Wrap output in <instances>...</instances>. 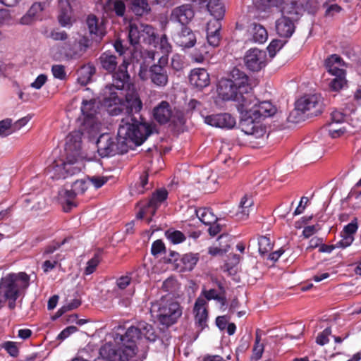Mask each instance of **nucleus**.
<instances>
[{
    "mask_svg": "<svg viewBox=\"0 0 361 361\" xmlns=\"http://www.w3.org/2000/svg\"><path fill=\"white\" fill-rule=\"evenodd\" d=\"M169 192L165 188L156 189L146 203L147 208L151 209V216H154L157 210L168 198Z\"/></svg>",
    "mask_w": 361,
    "mask_h": 361,
    "instance_id": "obj_26",
    "label": "nucleus"
},
{
    "mask_svg": "<svg viewBox=\"0 0 361 361\" xmlns=\"http://www.w3.org/2000/svg\"><path fill=\"white\" fill-rule=\"evenodd\" d=\"M154 119L160 125L171 123L174 126H181L185 123V116L183 111L173 108L167 101H161L153 111Z\"/></svg>",
    "mask_w": 361,
    "mask_h": 361,
    "instance_id": "obj_6",
    "label": "nucleus"
},
{
    "mask_svg": "<svg viewBox=\"0 0 361 361\" xmlns=\"http://www.w3.org/2000/svg\"><path fill=\"white\" fill-rule=\"evenodd\" d=\"M91 45L90 39L86 36L78 39H68L65 42L56 45V49L61 56L66 60L80 59Z\"/></svg>",
    "mask_w": 361,
    "mask_h": 361,
    "instance_id": "obj_7",
    "label": "nucleus"
},
{
    "mask_svg": "<svg viewBox=\"0 0 361 361\" xmlns=\"http://www.w3.org/2000/svg\"><path fill=\"white\" fill-rule=\"evenodd\" d=\"M44 10V4L39 2L34 3L28 11L20 20L23 25H30L37 20H41V13Z\"/></svg>",
    "mask_w": 361,
    "mask_h": 361,
    "instance_id": "obj_28",
    "label": "nucleus"
},
{
    "mask_svg": "<svg viewBox=\"0 0 361 361\" xmlns=\"http://www.w3.org/2000/svg\"><path fill=\"white\" fill-rule=\"evenodd\" d=\"M11 357H16L19 354V349L16 343L13 341H6L1 345Z\"/></svg>",
    "mask_w": 361,
    "mask_h": 361,
    "instance_id": "obj_49",
    "label": "nucleus"
},
{
    "mask_svg": "<svg viewBox=\"0 0 361 361\" xmlns=\"http://www.w3.org/2000/svg\"><path fill=\"white\" fill-rule=\"evenodd\" d=\"M86 23L90 35H95L102 38L104 36L105 32L102 27L99 25V19L96 16L90 14L87 16Z\"/></svg>",
    "mask_w": 361,
    "mask_h": 361,
    "instance_id": "obj_33",
    "label": "nucleus"
},
{
    "mask_svg": "<svg viewBox=\"0 0 361 361\" xmlns=\"http://www.w3.org/2000/svg\"><path fill=\"white\" fill-rule=\"evenodd\" d=\"M258 246L259 252L262 255H264L272 250L273 243H271L269 237L267 235H262L258 238Z\"/></svg>",
    "mask_w": 361,
    "mask_h": 361,
    "instance_id": "obj_42",
    "label": "nucleus"
},
{
    "mask_svg": "<svg viewBox=\"0 0 361 361\" xmlns=\"http://www.w3.org/2000/svg\"><path fill=\"white\" fill-rule=\"evenodd\" d=\"M166 238L173 244H180L186 240L185 234L178 230L169 229L165 232Z\"/></svg>",
    "mask_w": 361,
    "mask_h": 361,
    "instance_id": "obj_40",
    "label": "nucleus"
},
{
    "mask_svg": "<svg viewBox=\"0 0 361 361\" xmlns=\"http://www.w3.org/2000/svg\"><path fill=\"white\" fill-rule=\"evenodd\" d=\"M174 43L183 50L193 47L197 43L195 32L189 27H180L172 35Z\"/></svg>",
    "mask_w": 361,
    "mask_h": 361,
    "instance_id": "obj_16",
    "label": "nucleus"
},
{
    "mask_svg": "<svg viewBox=\"0 0 361 361\" xmlns=\"http://www.w3.org/2000/svg\"><path fill=\"white\" fill-rule=\"evenodd\" d=\"M114 11L116 16L122 17L125 14L126 5L121 0H116L114 2Z\"/></svg>",
    "mask_w": 361,
    "mask_h": 361,
    "instance_id": "obj_64",
    "label": "nucleus"
},
{
    "mask_svg": "<svg viewBox=\"0 0 361 361\" xmlns=\"http://www.w3.org/2000/svg\"><path fill=\"white\" fill-rule=\"evenodd\" d=\"M150 311L159 323L166 327L176 324L183 313L180 303L170 295H163L152 302Z\"/></svg>",
    "mask_w": 361,
    "mask_h": 361,
    "instance_id": "obj_3",
    "label": "nucleus"
},
{
    "mask_svg": "<svg viewBox=\"0 0 361 361\" xmlns=\"http://www.w3.org/2000/svg\"><path fill=\"white\" fill-rule=\"evenodd\" d=\"M206 301L204 299L199 297L194 305L195 319L198 327L203 330L207 327L208 311L205 307Z\"/></svg>",
    "mask_w": 361,
    "mask_h": 361,
    "instance_id": "obj_24",
    "label": "nucleus"
},
{
    "mask_svg": "<svg viewBox=\"0 0 361 361\" xmlns=\"http://www.w3.org/2000/svg\"><path fill=\"white\" fill-rule=\"evenodd\" d=\"M131 11L138 16L147 14L151 8L147 0H126Z\"/></svg>",
    "mask_w": 361,
    "mask_h": 361,
    "instance_id": "obj_31",
    "label": "nucleus"
},
{
    "mask_svg": "<svg viewBox=\"0 0 361 361\" xmlns=\"http://www.w3.org/2000/svg\"><path fill=\"white\" fill-rule=\"evenodd\" d=\"M323 104L316 94L305 95L295 102V109L291 116L302 114L304 117L317 116L322 112Z\"/></svg>",
    "mask_w": 361,
    "mask_h": 361,
    "instance_id": "obj_10",
    "label": "nucleus"
},
{
    "mask_svg": "<svg viewBox=\"0 0 361 361\" xmlns=\"http://www.w3.org/2000/svg\"><path fill=\"white\" fill-rule=\"evenodd\" d=\"M78 195V194L74 191L73 188L71 190H66L65 192V197H66V207H64L65 212L70 211L72 207H76V204L74 202V199Z\"/></svg>",
    "mask_w": 361,
    "mask_h": 361,
    "instance_id": "obj_47",
    "label": "nucleus"
},
{
    "mask_svg": "<svg viewBox=\"0 0 361 361\" xmlns=\"http://www.w3.org/2000/svg\"><path fill=\"white\" fill-rule=\"evenodd\" d=\"M81 111L85 117L90 118H92L97 113L95 99H83L82 102Z\"/></svg>",
    "mask_w": 361,
    "mask_h": 361,
    "instance_id": "obj_39",
    "label": "nucleus"
},
{
    "mask_svg": "<svg viewBox=\"0 0 361 361\" xmlns=\"http://www.w3.org/2000/svg\"><path fill=\"white\" fill-rule=\"evenodd\" d=\"M253 206V200L247 195H244L240 202L237 212L235 214L238 220H245L247 219L250 210Z\"/></svg>",
    "mask_w": 361,
    "mask_h": 361,
    "instance_id": "obj_29",
    "label": "nucleus"
},
{
    "mask_svg": "<svg viewBox=\"0 0 361 361\" xmlns=\"http://www.w3.org/2000/svg\"><path fill=\"white\" fill-rule=\"evenodd\" d=\"M331 335V329L330 327L326 328L321 333L318 334L316 338V343L318 345H324L329 343V336Z\"/></svg>",
    "mask_w": 361,
    "mask_h": 361,
    "instance_id": "obj_55",
    "label": "nucleus"
},
{
    "mask_svg": "<svg viewBox=\"0 0 361 361\" xmlns=\"http://www.w3.org/2000/svg\"><path fill=\"white\" fill-rule=\"evenodd\" d=\"M77 331L78 328L76 326H69L61 331V333L57 336V339L63 341L69 337L71 334L75 333Z\"/></svg>",
    "mask_w": 361,
    "mask_h": 361,
    "instance_id": "obj_63",
    "label": "nucleus"
},
{
    "mask_svg": "<svg viewBox=\"0 0 361 361\" xmlns=\"http://www.w3.org/2000/svg\"><path fill=\"white\" fill-rule=\"evenodd\" d=\"M171 67L176 72L182 71L185 67V61L181 55L176 54L171 60Z\"/></svg>",
    "mask_w": 361,
    "mask_h": 361,
    "instance_id": "obj_45",
    "label": "nucleus"
},
{
    "mask_svg": "<svg viewBox=\"0 0 361 361\" xmlns=\"http://www.w3.org/2000/svg\"><path fill=\"white\" fill-rule=\"evenodd\" d=\"M118 57L109 51L102 53L98 58L100 68L108 73L111 74L112 81L118 87H129L130 76L128 71L130 63L126 59L118 64Z\"/></svg>",
    "mask_w": 361,
    "mask_h": 361,
    "instance_id": "obj_4",
    "label": "nucleus"
},
{
    "mask_svg": "<svg viewBox=\"0 0 361 361\" xmlns=\"http://www.w3.org/2000/svg\"><path fill=\"white\" fill-rule=\"evenodd\" d=\"M343 60L341 56L337 54H332L328 57L324 62L326 69L331 75L343 74L345 70L341 68L343 66Z\"/></svg>",
    "mask_w": 361,
    "mask_h": 361,
    "instance_id": "obj_30",
    "label": "nucleus"
},
{
    "mask_svg": "<svg viewBox=\"0 0 361 361\" xmlns=\"http://www.w3.org/2000/svg\"><path fill=\"white\" fill-rule=\"evenodd\" d=\"M247 109L258 119L261 117H269L273 116L276 111V108L272 104L267 101L259 102L254 96V99H250L247 102Z\"/></svg>",
    "mask_w": 361,
    "mask_h": 361,
    "instance_id": "obj_19",
    "label": "nucleus"
},
{
    "mask_svg": "<svg viewBox=\"0 0 361 361\" xmlns=\"http://www.w3.org/2000/svg\"><path fill=\"white\" fill-rule=\"evenodd\" d=\"M252 26V35L253 40L255 42L262 44L266 42L268 37V33L264 26L260 24L253 23Z\"/></svg>",
    "mask_w": 361,
    "mask_h": 361,
    "instance_id": "obj_34",
    "label": "nucleus"
},
{
    "mask_svg": "<svg viewBox=\"0 0 361 361\" xmlns=\"http://www.w3.org/2000/svg\"><path fill=\"white\" fill-rule=\"evenodd\" d=\"M261 337L259 334L256 333L255 342L252 349V355L250 357V361H259L264 353V345L260 343Z\"/></svg>",
    "mask_w": 361,
    "mask_h": 361,
    "instance_id": "obj_41",
    "label": "nucleus"
},
{
    "mask_svg": "<svg viewBox=\"0 0 361 361\" xmlns=\"http://www.w3.org/2000/svg\"><path fill=\"white\" fill-rule=\"evenodd\" d=\"M240 107L242 111V118L239 123V127L241 130L245 134L254 135L255 137L263 135L264 129L257 121L258 118L251 114V112L247 109V104Z\"/></svg>",
    "mask_w": 361,
    "mask_h": 361,
    "instance_id": "obj_13",
    "label": "nucleus"
},
{
    "mask_svg": "<svg viewBox=\"0 0 361 361\" xmlns=\"http://www.w3.org/2000/svg\"><path fill=\"white\" fill-rule=\"evenodd\" d=\"M140 339L134 326L129 327L123 334H116V345L106 343L100 348V354L111 361H143L145 353L142 356L137 355V341Z\"/></svg>",
    "mask_w": 361,
    "mask_h": 361,
    "instance_id": "obj_2",
    "label": "nucleus"
},
{
    "mask_svg": "<svg viewBox=\"0 0 361 361\" xmlns=\"http://www.w3.org/2000/svg\"><path fill=\"white\" fill-rule=\"evenodd\" d=\"M199 260L198 254L188 253L183 256L181 261L186 270H192L197 264Z\"/></svg>",
    "mask_w": 361,
    "mask_h": 361,
    "instance_id": "obj_43",
    "label": "nucleus"
},
{
    "mask_svg": "<svg viewBox=\"0 0 361 361\" xmlns=\"http://www.w3.org/2000/svg\"><path fill=\"white\" fill-rule=\"evenodd\" d=\"M88 182L85 179L76 180L72 184V188L78 195H82L88 188Z\"/></svg>",
    "mask_w": 361,
    "mask_h": 361,
    "instance_id": "obj_48",
    "label": "nucleus"
},
{
    "mask_svg": "<svg viewBox=\"0 0 361 361\" xmlns=\"http://www.w3.org/2000/svg\"><path fill=\"white\" fill-rule=\"evenodd\" d=\"M282 16H286L297 21L302 16V6L298 0H287L283 3Z\"/></svg>",
    "mask_w": 361,
    "mask_h": 361,
    "instance_id": "obj_25",
    "label": "nucleus"
},
{
    "mask_svg": "<svg viewBox=\"0 0 361 361\" xmlns=\"http://www.w3.org/2000/svg\"><path fill=\"white\" fill-rule=\"evenodd\" d=\"M283 47V43L279 39L272 40L269 46L267 47V51L269 52L270 58H274L277 51H279Z\"/></svg>",
    "mask_w": 361,
    "mask_h": 361,
    "instance_id": "obj_52",
    "label": "nucleus"
},
{
    "mask_svg": "<svg viewBox=\"0 0 361 361\" xmlns=\"http://www.w3.org/2000/svg\"><path fill=\"white\" fill-rule=\"evenodd\" d=\"M30 285V276L25 272L9 273L0 281L1 291L5 297L20 296Z\"/></svg>",
    "mask_w": 361,
    "mask_h": 361,
    "instance_id": "obj_5",
    "label": "nucleus"
},
{
    "mask_svg": "<svg viewBox=\"0 0 361 361\" xmlns=\"http://www.w3.org/2000/svg\"><path fill=\"white\" fill-rule=\"evenodd\" d=\"M128 38L129 43L133 47L142 43L150 45L156 43L157 35L154 27L151 25L130 23Z\"/></svg>",
    "mask_w": 361,
    "mask_h": 361,
    "instance_id": "obj_9",
    "label": "nucleus"
},
{
    "mask_svg": "<svg viewBox=\"0 0 361 361\" xmlns=\"http://www.w3.org/2000/svg\"><path fill=\"white\" fill-rule=\"evenodd\" d=\"M48 37L54 41L65 42L68 39V34L65 30H62L59 28H54L50 31Z\"/></svg>",
    "mask_w": 361,
    "mask_h": 361,
    "instance_id": "obj_46",
    "label": "nucleus"
},
{
    "mask_svg": "<svg viewBox=\"0 0 361 361\" xmlns=\"http://www.w3.org/2000/svg\"><path fill=\"white\" fill-rule=\"evenodd\" d=\"M221 29V23L218 20H210L207 26V39L208 49L209 47L216 48L219 46L221 37L220 30Z\"/></svg>",
    "mask_w": 361,
    "mask_h": 361,
    "instance_id": "obj_22",
    "label": "nucleus"
},
{
    "mask_svg": "<svg viewBox=\"0 0 361 361\" xmlns=\"http://www.w3.org/2000/svg\"><path fill=\"white\" fill-rule=\"evenodd\" d=\"M76 159L66 158V161H62L60 164H56L54 161L51 166L54 170V176H52L54 179H65L68 176H71L75 174H78L80 172L81 168L76 165Z\"/></svg>",
    "mask_w": 361,
    "mask_h": 361,
    "instance_id": "obj_17",
    "label": "nucleus"
},
{
    "mask_svg": "<svg viewBox=\"0 0 361 361\" xmlns=\"http://www.w3.org/2000/svg\"><path fill=\"white\" fill-rule=\"evenodd\" d=\"M244 62L248 70L259 72L267 64V52L258 48H251L246 51Z\"/></svg>",
    "mask_w": 361,
    "mask_h": 361,
    "instance_id": "obj_15",
    "label": "nucleus"
},
{
    "mask_svg": "<svg viewBox=\"0 0 361 361\" xmlns=\"http://www.w3.org/2000/svg\"><path fill=\"white\" fill-rule=\"evenodd\" d=\"M161 288L164 292L168 293L166 295H170L175 298V295H178L180 284L174 277L171 276L162 283Z\"/></svg>",
    "mask_w": 361,
    "mask_h": 361,
    "instance_id": "obj_35",
    "label": "nucleus"
},
{
    "mask_svg": "<svg viewBox=\"0 0 361 361\" xmlns=\"http://www.w3.org/2000/svg\"><path fill=\"white\" fill-rule=\"evenodd\" d=\"M358 228L357 219H354L348 224L345 225L342 230L343 235H349L354 236Z\"/></svg>",
    "mask_w": 361,
    "mask_h": 361,
    "instance_id": "obj_60",
    "label": "nucleus"
},
{
    "mask_svg": "<svg viewBox=\"0 0 361 361\" xmlns=\"http://www.w3.org/2000/svg\"><path fill=\"white\" fill-rule=\"evenodd\" d=\"M87 179L93 185L96 189L102 188L107 183L109 180L107 177L99 176H87Z\"/></svg>",
    "mask_w": 361,
    "mask_h": 361,
    "instance_id": "obj_56",
    "label": "nucleus"
},
{
    "mask_svg": "<svg viewBox=\"0 0 361 361\" xmlns=\"http://www.w3.org/2000/svg\"><path fill=\"white\" fill-rule=\"evenodd\" d=\"M217 91L219 97L224 101H234L238 103L239 106H245L249 101L243 97L244 94L238 92V89L233 85V82L227 78H221L219 82Z\"/></svg>",
    "mask_w": 361,
    "mask_h": 361,
    "instance_id": "obj_12",
    "label": "nucleus"
},
{
    "mask_svg": "<svg viewBox=\"0 0 361 361\" xmlns=\"http://www.w3.org/2000/svg\"><path fill=\"white\" fill-rule=\"evenodd\" d=\"M293 20L286 16H281L276 21V30L277 34L284 38L292 36L295 32V24Z\"/></svg>",
    "mask_w": 361,
    "mask_h": 361,
    "instance_id": "obj_27",
    "label": "nucleus"
},
{
    "mask_svg": "<svg viewBox=\"0 0 361 361\" xmlns=\"http://www.w3.org/2000/svg\"><path fill=\"white\" fill-rule=\"evenodd\" d=\"M341 239L338 240L336 243V247L337 248H345L350 246L353 242L354 241V236L349 235H343L342 232H341Z\"/></svg>",
    "mask_w": 361,
    "mask_h": 361,
    "instance_id": "obj_59",
    "label": "nucleus"
},
{
    "mask_svg": "<svg viewBox=\"0 0 361 361\" xmlns=\"http://www.w3.org/2000/svg\"><path fill=\"white\" fill-rule=\"evenodd\" d=\"M12 120L6 118L0 121V136L6 137L13 133L11 130Z\"/></svg>",
    "mask_w": 361,
    "mask_h": 361,
    "instance_id": "obj_50",
    "label": "nucleus"
},
{
    "mask_svg": "<svg viewBox=\"0 0 361 361\" xmlns=\"http://www.w3.org/2000/svg\"><path fill=\"white\" fill-rule=\"evenodd\" d=\"M324 3L325 4H323V6L326 7L325 16L326 17H333L335 14L338 13L341 11V7L336 4L328 6L325 1Z\"/></svg>",
    "mask_w": 361,
    "mask_h": 361,
    "instance_id": "obj_61",
    "label": "nucleus"
},
{
    "mask_svg": "<svg viewBox=\"0 0 361 361\" xmlns=\"http://www.w3.org/2000/svg\"><path fill=\"white\" fill-rule=\"evenodd\" d=\"M208 46L206 44H203L190 53L189 56L192 62L202 63L205 60V56H210Z\"/></svg>",
    "mask_w": 361,
    "mask_h": 361,
    "instance_id": "obj_36",
    "label": "nucleus"
},
{
    "mask_svg": "<svg viewBox=\"0 0 361 361\" xmlns=\"http://www.w3.org/2000/svg\"><path fill=\"white\" fill-rule=\"evenodd\" d=\"M195 214L199 219L205 225H209L217 221L211 209L208 208H199L195 209Z\"/></svg>",
    "mask_w": 361,
    "mask_h": 361,
    "instance_id": "obj_37",
    "label": "nucleus"
},
{
    "mask_svg": "<svg viewBox=\"0 0 361 361\" xmlns=\"http://www.w3.org/2000/svg\"><path fill=\"white\" fill-rule=\"evenodd\" d=\"M227 80L232 82L233 85L238 89V92L244 94L243 97H245L248 101L254 99L252 87L249 83L248 76L244 71L235 67L231 71L230 78Z\"/></svg>",
    "mask_w": 361,
    "mask_h": 361,
    "instance_id": "obj_14",
    "label": "nucleus"
},
{
    "mask_svg": "<svg viewBox=\"0 0 361 361\" xmlns=\"http://www.w3.org/2000/svg\"><path fill=\"white\" fill-rule=\"evenodd\" d=\"M99 263V261L97 257H94L90 259L87 263V266L84 271V274L90 275L92 274L96 270Z\"/></svg>",
    "mask_w": 361,
    "mask_h": 361,
    "instance_id": "obj_62",
    "label": "nucleus"
},
{
    "mask_svg": "<svg viewBox=\"0 0 361 361\" xmlns=\"http://www.w3.org/2000/svg\"><path fill=\"white\" fill-rule=\"evenodd\" d=\"M195 16V12L190 4H183L174 8L170 14V20L172 23L180 27L189 26Z\"/></svg>",
    "mask_w": 361,
    "mask_h": 361,
    "instance_id": "obj_18",
    "label": "nucleus"
},
{
    "mask_svg": "<svg viewBox=\"0 0 361 361\" xmlns=\"http://www.w3.org/2000/svg\"><path fill=\"white\" fill-rule=\"evenodd\" d=\"M51 73L55 78L59 80H65L66 78V73L65 66L61 64H55L51 66Z\"/></svg>",
    "mask_w": 361,
    "mask_h": 361,
    "instance_id": "obj_53",
    "label": "nucleus"
},
{
    "mask_svg": "<svg viewBox=\"0 0 361 361\" xmlns=\"http://www.w3.org/2000/svg\"><path fill=\"white\" fill-rule=\"evenodd\" d=\"M207 124L221 128H233L235 125V119L230 114L222 113L209 115L205 117Z\"/></svg>",
    "mask_w": 361,
    "mask_h": 361,
    "instance_id": "obj_21",
    "label": "nucleus"
},
{
    "mask_svg": "<svg viewBox=\"0 0 361 361\" xmlns=\"http://www.w3.org/2000/svg\"><path fill=\"white\" fill-rule=\"evenodd\" d=\"M283 0H259L261 9L266 11L272 7H279L282 5Z\"/></svg>",
    "mask_w": 361,
    "mask_h": 361,
    "instance_id": "obj_54",
    "label": "nucleus"
},
{
    "mask_svg": "<svg viewBox=\"0 0 361 361\" xmlns=\"http://www.w3.org/2000/svg\"><path fill=\"white\" fill-rule=\"evenodd\" d=\"M159 49L161 52L168 57V54L172 51V46L169 42L167 36L164 34L159 39Z\"/></svg>",
    "mask_w": 361,
    "mask_h": 361,
    "instance_id": "obj_51",
    "label": "nucleus"
},
{
    "mask_svg": "<svg viewBox=\"0 0 361 361\" xmlns=\"http://www.w3.org/2000/svg\"><path fill=\"white\" fill-rule=\"evenodd\" d=\"M190 83L202 90L207 87L210 83L209 75L206 69L198 68L191 71L189 76Z\"/></svg>",
    "mask_w": 361,
    "mask_h": 361,
    "instance_id": "obj_23",
    "label": "nucleus"
},
{
    "mask_svg": "<svg viewBox=\"0 0 361 361\" xmlns=\"http://www.w3.org/2000/svg\"><path fill=\"white\" fill-rule=\"evenodd\" d=\"M128 142H132L131 140H124L118 136L116 139L109 134L105 133L101 135L97 140V152L102 157L114 156L117 153L127 151L126 147ZM133 144H135L133 142Z\"/></svg>",
    "mask_w": 361,
    "mask_h": 361,
    "instance_id": "obj_8",
    "label": "nucleus"
},
{
    "mask_svg": "<svg viewBox=\"0 0 361 361\" xmlns=\"http://www.w3.org/2000/svg\"><path fill=\"white\" fill-rule=\"evenodd\" d=\"M251 341V336H243L239 342V344L236 348L237 355L239 353H244L250 347Z\"/></svg>",
    "mask_w": 361,
    "mask_h": 361,
    "instance_id": "obj_57",
    "label": "nucleus"
},
{
    "mask_svg": "<svg viewBox=\"0 0 361 361\" xmlns=\"http://www.w3.org/2000/svg\"><path fill=\"white\" fill-rule=\"evenodd\" d=\"M200 8H207V11L214 17L213 20H221L225 14V8L220 0H192Z\"/></svg>",
    "mask_w": 361,
    "mask_h": 361,
    "instance_id": "obj_20",
    "label": "nucleus"
},
{
    "mask_svg": "<svg viewBox=\"0 0 361 361\" xmlns=\"http://www.w3.org/2000/svg\"><path fill=\"white\" fill-rule=\"evenodd\" d=\"M135 327L137 330L140 339L144 337L150 341H154L156 340L157 335L155 334L154 329L151 324L141 321L139 322Z\"/></svg>",
    "mask_w": 361,
    "mask_h": 361,
    "instance_id": "obj_32",
    "label": "nucleus"
},
{
    "mask_svg": "<svg viewBox=\"0 0 361 361\" xmlns=\"http://www.w3.org/2000/svg\"><path fill=\"white\" fill-rule=\"evenodd\" d=\"M168 62V57L162 56L157 63L149 66V81L155 87L164 88L168 85L169 82Z\"/></svg>",
    "mask_w": 361,
    "mask_h": 361,
    "instance_id": "obj_11",
    "label": "nucleus"
},
{
    "mask_svg": "<svg viewBox=\"0 0 361 361\" xmlns=\"http://www.w3.org/2000/svg\"><path fill=\"white\" fill-rule=\"evenodd\" d=\"M346 72L343 74L334 75L335 78L329 83V87L332 91L338 92L341 89L348 87V81L345 79Z\"/></svg>",
    "mask_w": 361,
    "mask_h": 361,
    "instance_id": "obj_38",
    "label": "nucleus"
},
{
    "mask_svg": "<svg viewBox=\"0 0 361 361\" xmlns=\"http://www.w3.org/2000/svg\"><path fill=\"white\" fill-rule=\"evenodd\" d=\"M71 239H72V237L65 238L61 242L53 241L44 247L43 255L46 256L52 254L65 243H68Z\"/></svg>",
    "mask_w": 361,
    "mask_h": 361,
    "instance_id": "obj_44",
    "label": "nucleus"
},
{
    "mask_svg": "<svg viewBox=\"0 0 361 361\" xmlns=\"http://www.w3.org/2000/svg\"><path fill=\"white\" fill-rule=\"evenodd\" d=\"M166 252V247L164 242L161 240H156L153 242L151 247V254L154 256H157L161 252Z\"/></svg>",
    "mask_w": 361,
    "mask_h": 361,
    "instance_id": "obj_58",
    "label": "nucleus"
},
{
    "mask_svg": "<svg viewBox=\"0 0 361 361\" xmlns=\"http://www.w3.org/2000/svg\"><path fill=\"white\" fill-rule=\"evenodd\" d=\"M126 86L120 87L116 82L105 86L101 104L105 107L111 116L124 114L118 130V137L124 140H131L136 145H141L152 134L150 125L139 122L134 116L142 109V102L136 91L126 94L124 99L118 95L116 90H123Z\"/></svg>",
    "mask_w": 361,
    "mask_h": 361,
    "instance_id": "obj_1",
    "label": "nucleus"
}]
</instances>
